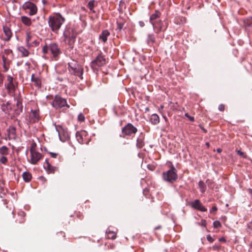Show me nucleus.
Masks as SVG:
<instances>
[{"label":"nucleus","instance_id":"63","mask_svg":"<svg viewBox=\"0 0 252 252\" xmlns=\"http://www.w3.org/2000/svg\"><path fill=\"white\" fill-rule=\"evenodd\" d=\"M185 116L188 118L189 116V114L187 113L185 114Z\"/></svg>","mask_w":252,"mask_h":252},{"label":"nucleus","instance_id":"28","mask_svg":"<svg viewBox=\"0 0 252 252\" xmlns=\"http://www.w3.org/2000/svg\"><path fill=\"white\" fill-rule=\"evenodd\" d=\"M18 51L22 54V57H27L29 55V51L24 46H20L18 48Z\"/></svg>","mask_w":252,"mask_h":252},{"label":"nucleus","instance_id":"52","mask_svg":"<svg viewBox=\"0 0 252 252\" xmlns=\"http://www.w3.org/2000/svg\"><path fill=\"white\" fill-rule=\"evenodd\" d=\"M139 25L141 27H143L145 25V24H144V22H143V21H139Z\"/></svg>","mask_w":252,"mask_h":252},{"label":"nucleus","instance_id":"24","mask_svg":"<svg viewBox=\"0 0 252 252\" xmlns=\"http://www.w3.org/2000/svg\"><path fill=\"white\" fill-rule=\"evenodd\" d=\"M85 135V131H77L76 133V138L78 142L80 144L85 143L83 137Z\"/></svg>","mask_w":252,"mask_h":252},{"label":"nucleus","instance_id":"36","mask_svg":"<svg viewBox=\"0 0 252 252\" xmlns=\"http://www.w3.org/2000/svg\"><path fill=\"white\" fill-rule=\"evenodd\" d=\"M32 82L34 83V85L38 88H40L41 87V81L39 78L36 77Z\"/></svg>","mask_w":252,"mask_h":252},{"label":"nucleus","instance_id":"7","mask_svg":"<svg viewBox=\"0 0 252 252\" xmlns=\"http://www.w3.org/2000/svg\"><path fill=\"white\" fill-rule=\"evenodd\" d=\"M4 86L8 94H13L18 87V82L16 81L13 77L8 75L6 76V81Z\"/></svg>","mask_w":252,"mask_h":252},{"label":"nucleus","instance_id":"43","mask_svg":"<svg viewBox=\"0 0 252 252\" xmlns=\"http://www.w3.org/2000/svg\"><path fill=\"white\" fill-rule=\"evenodd\" d=\"M78 120L80 122H84L85 121V117L82 113H80L78 116Z\"/></svg>","mask_w":252,"mask_h":252},{"label":"nucleus","instance_id":"39","mask_svg":"<svg viewBox=\"0 0 252 252\" xmlns=\"http://www.w3.org/2000/svg\"><path fill=\"white\" fill-rule=\"evenodd\" d=\"M36 144L35 142H33L31 145V147L30 149V153L36 151Z\"/></svg>","mask_w":252,"mask_h":252},{"label":"nucleus","instance_id":"8","mask_svg":"<svg viewBox=\"0 0 252 252\" xmlns=\"http://www.w3.org/2000/svg\"><path fill=\"white\" fill-rule=\"evenodd\" d=\"M106 64V59L102 53L99 54L96 58L93 60L90 64L91 68L94 70H98L100 67Z\"/></svg>","mask_w":252,"mask_h":252},{"label":"nucleus","instance_id":"19","mask_svg":"<svg viewBox=\"0 0 252 252\" xmlns=\"http://www.w3.org/2000/svg\"><path fill=\"white\" fill-rule=\"evenodd\" d=\"M65 239V233L63 231L57 232L54 236V240L57 243H62Z\"/></svg>","mask_w":252,"mask_h":252},{"label":"nucleus","instance_id":"62","mask_svg":"<svg viewBox=\"0 0 252 252\" xmlns=\"http://www.w3.org/2000/svg\"><path fill=\"white\" fill-rule=\"evenodd\" d=\"M82 215L81 214H80V213H79V215H77V217H78L79 219H82Z\"/></svg>","mask_w":252,"mask_h":252},{"label":"nucleus","instance_id":"54","mask_svg":"<svg viewBox=\"0 0 252 252\" xmlns=\"http://www.w3.org/2000/svg\"><path fill=\"white\" fill-rule=\"evenodd\" d=\"M188 119L191 121V122H194V118L193 117L189 116L188 117Z\"/></svg>","mask_w":252,"mask_h":252},{"label":"nucleus","instance_id":"15","mask_svg":"<svg viewBox=\"0 0 252 252\" xmlns=\"http://www.w3.org/2000/svg\"><path fill=\"white\" fill-rule=\"evenodd\" d=\"M2 29L5 36V37L3 40L5 42L9 41L12 36L11 29L7 26H3Z\"/></svg>","mask_w":252,"mask_h":252},{"label":"nucleus","instance_id":"59","mask_svg":"<svg viewBox=\"0 0 252 252\" xmlns=\"http://www.w3.org/2000/svg\"><path fill=\"white\" fill-rule=\"evenodd\" d=\"M201 127V129L203 130V131L204 132V133H206L207 132V130L206 129H205L202 126H200Z\"/></svg>","mask_w":252,"mask_h":252},{"label":"nucleus","instance_id":"25","mask_svg":"<svg viewBox=\"0 0 252 252\" xmlns=\"http://www.w3.org/2000/svg\"><path fill=\"white\" fill-rule=\"evenodd\" d=\"M145 145L144 137L140 136L136 140V147L138 149L142 148Z\"/></svg>","mask_w":252,"mask_h":252},{"label":"nucleus","instance_id":"9","mask_svg":"<svg viewBox=\"0 0 252 252\" xmlns=\"http://www.w3.org/2000/svg\"><path fill=\"white\" fill-rule=\"evenodd\" d=\"M40 111L38 108L31 109L26 119L27 124H34L40 120Z\"/></svg>","mask_w":252,"mask_h":252},{"label":"nucleus","instance_id":"57","mask_svg":"<svg viewBox=\"0 0 252 252\" xmlns=\"http://www.w3.org/2000/svg\"><path fill=\"white\" fill-rule=\"evenodd\" d=\"M36 77H34V74H32L31 77V81L32 82H33L34 80L35 79Z\"/></svg>","mask_w":252,"mask_h":252},{"label":"nucleus","instance_id":"44","mask_svg":"<svg viewBox=\"0 0 252 252\" xmlns=\"http://www.w3.org/2000/svg\"><path fill=\"white\" fill-rule=\"evenodd\" d=\"M218 109L221 112H223L225 110V105L223 104L219 105Z\"/></svg>","mask_w":252,"mask_h":252},{"label":"nucleus","instance_id":"10","mask_svg":"<svg viewBox=\"0 0 252 252\" xmlns=\"http://www.w3.org/2000/svg\"><path fill=\"white\" fill-rule=\"evenodd\" d=\"M137 131V129L133 126L131 123H128L126 126L123 127L122 132L123 135L121 137H125V136H132Z\"/></svg>","mask_w":252,"mask_h":252},{"label":"nucleus","instance_id":"18","mask_svg":"<svg viewBox=\"0 0 252 252\" xmlns=\"http://www.w3.org/2000/svg\"><path fill=\"white\" fill-rule=\"evenodd\" d=\"M44 167L48 174L54 173L57 168L55 166H52L49 163L48 160H45V164L44 165Z\"/></svg>","mask_w":252,"mask_h":252},{"label":"nucleus","instance_id":"40","mask_svg":"<svg viewBox=\"0 0 252 252\" xmlns=\"http://www.w3.org/2000/svg\"><path fill=\"white\" fill-rule=\"evenodd\" d=\"M0 161L2 164H6L7 162V158L4 156H3L0 158Z\"/></svg>","mask_w":252,"mask_h":252},{"label":"nucleus","instance_id":"32","mask_svg":"<svg viewBox=\"0 0 252 252\" xmlns=\"http://www.w3.org/2000/svg\"><path fill=\"white\" fill-rule=\"evenodd\" d=\"M198 186L199 187L200 191L201 193H203L206 190V186L202 181H200L198 182Z\"/></svg>","mask_w":252,"mask_h":252},{"label":"nucleus","instance_id":"34","mask_svg":"<svg viewBox=\"0 0 252 252\" xmlns=\"http://www.w3.org/2000/svg\"><path fill=\"white\" fill-rule=\"evenodd\" d=\"M107 237L108 239L114 240L116 238V233L113 231H109L106 232Z\"/></svg>","mask_w":252,"mask_h":252},{"label":"nucleus","instance_id":"61","mask_svg":"<svg viewBox=\"0 0 252 252\" xmlns=\"http://www.w3.org/2000/svg\"><path fill=\"white\" fill-rule=\"evenodd\" d=\"M16 120H17V122H18V126H20V123H21V121H20V120H18V119H17Z\"/></svg>","mask_w":252,"mask_h":252},{"label":"nucleus","instance_id":"1","mask_svg":"<svg viewBox=\"0 0 252 252\" xmlns=\"http://www.w3.org/2000/svg\"><path fill=\"white\" fill-rule=\"evenodd\" d=\"M42 52L43 54V57L44 58L45 55L49 54L52 61H59L62 54L60 45L55 42H52L49 44L46 43L42 48Z\"/></svg>","mask_w":252,"mask_h":252},{"label":"nucleus","instance_id":"55","mask_svg":"<svg viewBox=\"0 0 252 252\" xmlns=\"http://www.w3.org/2000/svg\"><path fill=\"white\" fill-rule=\"evenodd\" d=\"M219 241L220 242H225L226 241L225 239L223 237H221L219 239Z\"/></svg>","mask_w":252,"mask_h":252},{"label":"nucleus","instance_id":"17","mask_svg":"<svg viewBox=\"0 0 252 252\" xmlns=\"http://www.w3.org/2000/svg\"><path fill=\"white\" fill-rule=\"evenodd\" d=\"M7 134L9 139H15L17 137L16 128L14 126H10L7 129Z\"/></svg>","mask_w":252,"mask_h":252},{"label":"nucleus","instance_id":"35","mask_svg":"<svg viewBox=\"0 0 252 252\" xmlns=\"http://www.w3.org/2000/svg\"><path fill=\"white\" fill-rule=\"evenodd\" d=\"M32 36L30 34V33L27 32L26 34V41L27 43V45L29 47V48H30L32 46V45L30 43V42L31 40Z\"/></svg>","mask_w":252,"mask_h":252},{"label":"nucleus","instance_id":"16","mask_svg":"<svg viewBox=\"0 0 252 252\" xmlns=\"http://www.w3.org/2000/svg\"><path fill=\"white\" fill-rule=\"evenodd\" d=\"M16 108L14 110V114L19 115L23 111L22 99L18 97L16 99Z\"/></svg>","mask_w":252,"mask_h":252},{"label":"nucleus","instance_id":"29","mask_svg":"<svg viewBox=\"0 0 252 252\" xmlns=\"http://www.w3.org/2000/svg\"><path fill=\"white\" fill-rule=\"evenodd\" d=\"M22 22L26 26H30L32 25V20L29 17L23 16L21 17Z\"/></svg>","mask_w":252,"mask_h":252},{"label":"nucleus","instance_id":"21","mask_svg":"<svg viewBox=\"0 0 252 252\" xmlns=\"http://www.w3.org/2000/svg\"><path fill=\"white\" fill-rule=\"evenodd\" d=\"M110 32L107 30L102 31L101 33L99 34V39L102 41L103 43L106 42L107 37L110 35Z\"/></svg>","mask_w":252,"mask_h":252},{"label":"nucleus","instance_id":"12","mask_svg":"<svg viewBox=\"0 0 252 252\" xmlns=\"http://www.w3.org/2000/svg\"><path fill=\"white\" fill-rule=\"evenodd\" d=\"M152 25L157 34L160 32L164 31L167 27V23L165 21L163 22L161 20L157 21L155 23H153Z\"/></svg>","mask_w":252,"mask_h":252},{"label":"nucleus","instance_id":"51","mask_svg":"<svg viewBox=\"0 0 252 252\" xmlns=\"http://www.w3.org/2000/svg\"><path fill=\"white\" fill-rule=\"evenodd\" d=\"M249 21V26L252 28V17H250L249 19H248Z\"/></svg>","mask_w":252,"mask_h":252},{"label":"nucleus","instance_id":"13","mask_svg":"<svg viewBox=\"0 0 252 252\" xmlns=\"http://www.w3.org/2000/svg\"><path fill=\"white\" fill-rule=\"evenodd\" d=\"M189 205L192 208L201 212H206L207 210V208L202 205L199 199H196L189 202Z\"/></svg>","mask_w":252,"mask_h":252},{"label":"nucleus","instance_id":"33","mask_svg":"<svg viewBox=\"0 0 252 252\" xmlns=\"http://www.w3.org/2000/svg\"><path fill=\"white\" fill-rule=\"evenodd\" d=\"M0 154L2 155H7L9 154V149L5 146L0 148Z\"/></svg>","mask_w":252,"mask_h":252},{"label":"nucleus","instance_id":"4","mask_svg":"<svg viewBox=\"0 0 252 252\" xmlns=\"http://www.w3.org/2000/svg\"><path fill=\"white\" fill-rule=\"evenodd\" d=\"M68 70L71 75L78 77L80 80L83 79V74L84 69L80 66L77 61L73 60L71 62L67 63Z\"/></svg>","mask_w":252,"mask_h":252},{"label":"nucleus","instance_id":"60","mask_svg":"<svg viewBox=\"0 0 252 252\" xmlns=\"http://www.w3.org/2000/svg\"><path fill=\"white\" fill-rule=\"evenodd\" d=\"M161 226L159 225V226H158L156 227H155V230H157V229H158L161 228Z\"/></svg>","mask_w":252,"mask_h":252},{"label":"nucleus","instance_id":"20","mask_svg":"<svg viewBox=\"0 0 252 252\" xmlns=\"http://www.w3.org/2000/svg\"><path fill=\"white\" fill-rule=\"evenodd\" d=\"M1 110L5 114H10L12 109V105L9 102L7 101L6 103H3L1 106Z\"/></svg>","mask_w":252,"mask_h":252},{"label":"nucleus","instance_id":"27","mask_svg":"<svg viewBox=\"0 0 252 252\" xmlns=\"http://www.w3.org/2000/svg\"><path fill=\"white\" fill-rule=\"evenodd\" d=\"M150 122L154 125H157L159 122V116L157 114H153L150 118Z\"/></svg>","mask_w":252,"mask_h":252},{"label":"nucleus","instance_id":"37","mask_svg":"<svg viewBox=\"0 0 252 252\" xmlns=\"http://www.w3.org/2000/svg\"><path fill=\"white\" fill-rule=\"evenodd\" d=\"M87 6L88 7V8H89V9L91 11H93V12H94V11L93 10L94 6V0H90L88 2Z\"/></svg>","mask_w":252,"mask_h":252},{"label":"nucleus","instance_id":"31","mask_svg":"<svg viewBox=\"0 0 252 252\" xmlns=\"http://www.w3.org/2000/svg\"><path fill=\"white\" fill-rule=\"evenodd\" d=\"M23 178L25 182H29L32 178V174L29 172H25L23 173Z\"/></svg>","mask_w":252,"mask_h":252},{"label":"nucleus","instance_id":"11","mask_svg":"<svg viewBox=\"0 0 252 252\" xmlns=\"http://www.w3.org/2000/svg\"><path fill=\"white\" fill-rule=\"evenodd\" d=\"M22 8L25 11L29 10V15L30 16L35 15L38 10L36 5L31 1L25 2L22 5Z\"/></svg>","mask_w":252,"mask_h":252},{"label":"nucleus","instance_id":"14","mask_svg":"<svg viewBox=\"0 0 252 252\" xmlns=\"http://www.w3.org/2000/svg\"><path fill=\"white\" fill-rule=\"evenodd\" d=\"M30 163L32 164H36L42 158L41 153L37 151L31 152Z\"/></svg>","mask_w":252,"mask_h":252},{"label":"nucleus","instance_id":"23","mask_svg":"<svg viewBox=\"0 0 252 252\" xmlns=\"http://www.w3.org/2000/svg\"><path fill=\"white\" fill-rule=\"evenodd\" d=\"M161 15L160 12L158 10H156L155 13L152 14L150 18V23L153 24V23H155L156 22Z\"/></svg>","mask_w":252,"mask_h":252},{"label":"nucleus","instance_id":"38","mask_svg":"<svg viewBox=\"0 0 252 252\" xmlns=\"http://www.w3.org/2000/svg\"><path fill=\"white\" fill-rule=\"evenodd\" d=\"M246 230L249 234L252 233V221L247 223Z\"/></svg>","mask_w":252,"mask_h":252},{"label":"nucleus","instance_id":"26","mask_svg":"<svg viewBox=\"0 0 252 252\" xmlns=\"http://www.w3.org/2000/svg\"><path fill=\"white\" fill-rule=\"evenodd\" d=\"M2 62H3V72H7L9 68V64L7 63V57L5 56V55H2L1 56Z\"/></svg>","mask_w":252,"mask_h":252},{"label":"nucleus","instance_id":"2","mask_svg":"<svg viewBox=\"0 0 252 252\" xmlns=\"http://www.w3.org/2000/svg\"><path fill=\"white\" fill-rule=\"evenodd\" d=\"M65 21V19L60 13H57L54 16H50L48 18V23L51 31L57 33L62 25Z\"/></svg>","mask_w":252,"mask_h":252},{"label":"nucleus","instance_id":"3","mask_svg":"<svg viewBox=\"0 0 252 252\" xmlns=\"http://www.w3.org/2000/svg\"><path fill=\"white\" fill-rule=\"evenodd\" d=\"M63 36L65 43L68 45L71 49H73L77 36L76 31L70 27H66L63 32Z\"/></svg>","mask_w":252,"mask_h":252},{"label":"nucleus","instance_id":"48","mask_svg":"<svg viewBox=\"0 0 252 252\" xmlns=\"http://www.w3.org/2000/svg\"><path fill=\"white\" fill-rule=\"evenodd\" d=\"M212 248L214 250H219L220 248V246L215 245L213 246Z\"/></svg>","mask_w":252,"mask_h":252},{"label":"nucleus","instance_id":"22","mask_svg":"<svg viewBox=\"0 0 252 252\" xmlns=\"http://www.w3.org/2000/svg\"><path fill=\"white\" fill-rule=\"evenodd\" d=\"M156 35L154 33L148 34L146 39V42L150 46H153L156 43Z\"/></svg>","mask_w":252,"mask_h":252},{"label":"nucleus","instance_id":"5","mask_svg":"<svg viewBox=\"0 0 252 252\" xmlns=\"http://www.w3.org/2000/svg\"><path fill=\"white\" fill-rule=\"evenodd\" d=\"M51 104L56 109H63V110H66L70 107V106L67 103L66 99L59 95L55 96Z\"/></svg>","mask_w":252,"mask_h":252},{"label":"nucleus","instance_id":"46","mask_svg":"<svg viewBox=\"0 0 252 252\" xmlns=\"http://www.w3.org/2000/svg\"><path fill=\"white\" fill-rule=\"evenodd\" d=\"M12 52V50H10V49H4V51H3V53L4 54V55H9L10 53H11Z\"/></svg>","mask_w":252,"mask_h":252},{"label":"nucleus","instance_id":"47","mask_svg":"<svg viewBox=\"0 0 252 252\" xmlns=\"http://www.w3.org/2000/svg\"><path fill=\"white\" fill-rule=\"evenodd\" d=\"M49 154L50 155L51 157L53 158H57L59 156L58 153H53V152H49Z\"/></svg>","mask_w":252,"mask_h":252},{"label":"nucleus","instance_id":"53","mask_svg":"<svg viewBox=\"0 0 252 252\" xmlns=\"http://www.w3.org/2000/svg\"><path fill=\"white\" fill-rule=\"evenodd\" d=\"M208 185L209 187L212 188V189L213 188V187H214V182H210L209 183H208Z\"/></svg>","mask_w":252,"mask_h":252},{"label":"nucleus","instance_id":"64","mask_svg":"<svg viewBox=\"0 0 252 252\" xmlns=\"http://www.w3.org/2000/svg\"><path fill=\"white\" fill-rule=\"evenodd\" d=\"M205 145L207 146V147H209L210 146V144L209 142H206Z\"/></svg>","mask_w":252,"mask_h":252},{"label":"nucleus","instance_id":"56","mask_svg":"<svg viewBox=\"0 0 252 252\" xmlns=\"http://www.w3.org/2000/svg\"><path fill=\"white\" fill-rule=\"evenodd\" d=\"M202 225L204 226H205L206 225V221L205 220H202Z\"/></svg>","mask_w":252,"mask_h":252},{"label":"nucleus","instance_id":"30","mask_svg":"<svg viewBox=\"0 0 252 252\" xmlns=\"http://www.w3.org/2000/svg\"><path fill=\"white\" fill-rule=\"evenodd\" d=\"M125 23L126 20L125 19H123L121 18L118 19L117 21V29L119 30V31H121L122 30L124 29Z\"/></svg>","mask_w":252,"mask_h":252},{"label":"nucleus","instance_id":"42","mask_svg":"<svg viewBox=\"0 0 252 252\" xmlns=\"http://www.w3.org/2000/svg\"><path fill=\"white\" fill-rule=\"evenodd\" d=\"M213 226L214 228H219L221 226L220 222L218 220H216L213 222Z\"/></svg>","mask_w":252,"mask_h":252},{"label":"nucleus","instance_id":"6","mask_svg":"<svg viewBox=\"0 0 252 252\" xmlns=\"http://www.w3.org/2000/svg\"><path fill=\"white\" fill-rule=\"evenodd\" d=\"M177 172L176 169L172 165L169 170L162 173V177L163 180L168 183H173L178 179Z\"/></svg>","mask_w":252,"mask_h":252},{"label":"nucleus","instance_id":"41","mask_svg":"<svg viewBox=\"0 0 252 252\" xmlns=\"http://www.w3.org/2000/svg\"><path fill=\"white\" fill-rule=\"evenodd\" d=\"M56 131L58 132L59 136H60L61 130H63H63L62 126L60 125L56 126Z\"/></svg>","mask_w":252,"mask_h":252},{"label":"nucleus","instance_id":"58","mask_svg":"<svg viewBox=\"0 0 252 252\" xmlns=\"http://www.w3.org/2000/svg\"><path fill=\"white\" fill-rule=\"evenodd\" d=\"M237 153L238 155L240 156H242L244 154V153L241 152V151H238Z\"/></svg>","mask_w":252,"mask_h":252},{"label":"nucleus","instance_id":"49","mask_svg":"<svg viewBox=\"0 0 252 252\" xmlns=\"http://www.w3.org/2000/svg\"><path fill=\"white\" fill-rule=\"evenodd\" d=\"M39 41H38L37 40H35L33 41L32 42V44H31L32 45H33V44H34V45L35 46H38L39 45Z\"/></svg>","mask_w":252,"mask_h":252},{"label":"nucleus","instance_id":"50","mask_svg":"<svg viewBox=\"0 0 252 252\" xmlns=\"http://www.w3.org/2000/svg\"><path fill=\"white\" fill-rule=\"evenodd\" d=\"M217 210H218V208L216 206H214L211 208V209L210 210V211L211 213L212 212L216 211H217Z\"/></svg>","mask_w":252,"mask_h":252},{"label":"nucleus","instance_id":"45","mask_svg":"<svg viewBox=\"0 0 252 252\" xmlns=\"http://www.w3.org/2000/svg\"><path fill=\"white\" fill-rule=\"evenodd\" d=\"M207 240L210 243H213L214 241L213 239L210 234H208L206 236Z\"/></svg>","mask_w":252,"mask_h":252}]
</instances>
